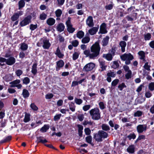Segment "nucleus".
<instances>
[{"label": "nucleus", "instance_id": "11", "mask_svg": "<svg viewBox=\"0 0 154 154\" xmlns=\"http://www.w3.org/2000/svg\"><path fill=\"white\" fill-rule=\"evenodd\" d=\"M139 59L143 63L146 62L147 60L146 59L145 53L143 51H140L138 53Z\"/></svg>", "mask_w": 154, "mask_h": 154}, {"label": "nucleus", "instance_id": "17", "mask_svg": "<svg viewBox=\"0 0 154 154\" xmlns=\"http://www.w3.org/2000/svg\"><path fill=\"white\" fill-rule=\"evenodd\" d=\"M120 46L121 47V51L122 52L125 51V47L126 45V42L124 41H121L119 43Z\"/></svg>", "mask_w": 154, "mask_h": 154}, {"label": "nucleus", "instance_id": "32", "mask_svg": "<svg viewBox=\"0 0 154 154\" xmlns=\"http://www.w3.org/2000/svg\"><path fill=\"white\" fill-rule=\"evenodd\" d=\"M50 126L49 125H45L40 129V131L42 132H45L47 130H48Z\"/></svg>", "mask_w": 154, "mask_h": 154}, {"label": "nucleus", "instance_id": "20", "mask_svg": "<svg viewBox=\"0 0 154 154\" xmlns=\"http://www.w3.org/2000/svg\"><path fill=\"white\" fill-rule=\"evenodd\" d=\"M64 65V62L63 60H61L58 61L57 62V67H56V69L58 70L60 68L62 67Z\"/></svg>", "mask_w": 154, "mask_h": 154}, {"label": "nucleus", "instance_id": "3", "mask_svg": "<svg viewBox=\"0 0 154 154\" xmlns=\"http://www.w3.org/2000/svg\"><path fill=\"white\" fill-rule=\"evenodd\" d=\"M122 60L125 61L126 64L128 65L130 63L131 61L134 58L133 56L130 53L124 54L120 56Z\"/></svg>", "mask_w": 154, "mask_h": 154}, {"label": "nucleus", "instance_id": "49", "mask_svg": "<svg viewBox=\"0 0 154 154\" xmlns=\"http://www.w3.org/2000/svg\"><path fill=\"white\" fill-rule=\"evenodd\" d=\"M79 56V53L77 52H75L73 54V56H72L73 60H76L78 58Z\"/></svg>", "mask_w": 154, "mask_h": 154}, {"label": "nucleus", "instance_id": "13", "mask_svg": "<svg viewBox=\"0 0 154 154\" xmlns=\"http://www.w3.org/2000/svg\"><path fill=\"white\" fill-rule=\"evenodd\" d=\"M87 24L90 27H92L94 26V23L93 17L91 16L88 17L86 20Z\"/></svg>", "mask_w": 154, "mask_h": 154}, {"label": "nucleus", "instance_id": "41", "mask_svg": "<svg viewBox=\"0 0 154 154\" xmlns=\"http://www.w3.org/2000/svg\"><path fill=\"white\" fill-rule=\"evenodd\" d=\"M150 63L146 62L143 66L144 68L148 71L150 70Z\"/></svg>", "mask_w": 154, "mask_h": 154}, {"label": "nucleus", "instance_id": "24", "mask_svg": "<svg viewBox=\"0 0 154 154\" xmlns=\"http://www.w3.org/2000/svg\"><path fill=\"white\" fill-rule=\"evenodd\" d=\"M55 54L60 58H62L64 56L63 54L61 52L58 47L57 48Z\"/></svg>", "mask_w": 154, "mask_h": 154}, {"label": "nucleus", "instance_id": "59", "mask_svg": "<svg viewBox=\"0 0 154 154\" xmlns=\"http://www.w3.org/2000/svg\"><path fill=\"white\" fill-rule=\"evenodd\" d=\"M85 132L87 135H89L91 133V131L88 128H86L85 129Z\"/></svg>", "mask_w": 154, "mask_h": 154}, {"label": "nucleus", "instance_id": "23", "mask_svg": "<svg viewBox=\"0 0 154 154\" xmlns=\"http://www.w3.org/2000/svg\"><path fill=\"white\" fill-rule=\"evenodd\" d=\"M109 38V36H106L103 39L102 41V45L103 46H106L108 44Z\"/></svg>", "mask_w": 154, "mask_h": 154}, {"label": "nucleus", "instance_id": "58", "mask_svg": "<svg viewBox=\"0 0 154 154\" xmlns=\"http://www.w3.org/2000/svg\"><path fill=\"white\" fill-rule=\"evenodd\" d=\"M72 44L73 46L76 47L79 44V42L77 40H74L72 42Z\"/></svg>", "mask_w": 154, "mask_h": 154}, {"label": "nucleus", "instance_id": "29", "mask_svg": "<svg viewBox=\"0 0 154 154\" xmlns=\"http://www.w3.org/2000/svg\"><path fill=\"white\" fill-rule=\"evenodd\" d=\"M84 34V32L83 31L80 30L77 33L76 36L79 38L81 39L83 37Z\"/></svg>", "mask_w": 154, "mask_h": 154}, {"label": "nucleus", "instance_id": "52", "mask_svg": "<svg viewBox=\"0 0 154 154\" xmlns=\"http://www.w3.org/2000/svg\"><path fill=\"white\" fill-rule=\"evenodd\" d=\"M91 107L90 105H86L83 107L82 109L85 111H86L89 110Z\"/></svg>", "mask_w": 154, "mask_h": 154}, {"label": "nucleus", "instance_id": "4", "mask_svg": "<svg viewBox=\"0 0 154 154\" xmlns=\"http://www.w3.org/2000/svg\"><path fill=\"white\" fill-rule=\"evenodd\" d=\"M32 19L31 16L29 15L27 16L20 22V26L23 27L29 24L31 22Z\"/></svg>", "mask_w": 154, "mask_h": 154}, {"label": "nucleus", "instance_id": "31", "mask_svg": "<svg viewBox=\"0 0 154 154\" xmlns=\"http://www.w3.org/2000/svg\"><path fill=\"white\" fill-rule=\"evenodd\" d=\"M112 67L114 69H116L118 68L119 66L118 61H113L111 63Z\"/></svg>", "mask_w": 154, "mask_h": 154}, {"label": "nucleus", "instance_id": "48", "mask_svg": "<svg viewBox=\"0 0 154 154\" xmlns=\"http://www.w3.org/2000/svg\"><path fill=\"white\" fill-rule=\"evenodd\" d=\"M113 5L112 4L106 5L105 6V8L106 10H111L113 7Z\"/></svg>", "mask_w": 154, "mask_h": 154}, {"label": "nucleus", "instance_id": "26", "mask_svg": "<svg viewBox=\"0 0 154 154\" xmlns=\"http://www.w3.org/2000/svg\"><path fill=\"white\" fill-rule=\"evenodd\" d=\"M37 65L36 63L34 64L32 67L31 72L34 75L36 74L37 72Z\"/></svg>", "mask_w": 154, "mask_h": 154}, {"label": "nucleus", "instance_id": "6", "mask_svg": "<svg viewBox=\"0 0 154 154\" xmlns=\"http://www.w3.org/2000/svg\"><path fill=\"white\" fill-rule=\"evenodd\" d=\"M147 129V125L146 124L139 125L137 127V130L138 133L145 132Z\"/></svg>", "mask_w": 154, "mask_h": 154}, {"label": "nucleus", "instance_id": "47", "mask_svg": "<svg viewBox=\"0 0 154 154\" xmlns=\"http://www.w3.org/2000/svg\"><path fill=\"white\" fill-rule=\"evenodd\" d=\"M47 15L44 13H42L40 15V18L42 20H44L47 17Z\"/></svg>", "mask_w": 154, "mask_h": 154}, {"label": "nucleus", "instance_id": "53", "mask_svg": "<svg viewBox=\"0 0 154 154\" xmlns=\"http://www.w3.org/2000/svg\"><path fill=\"white\" fill-rule=\"evenodd\" d=\"M119 82V80L118 79H115L112 81L111 85L112 86H115Z\"/></svg>", "mask_w": 154, "mask_h": 154}, {"label": "nucleus", "instance_id": "14", "mask_svg": "<svg viewBox=\"0 0 154 154\" xmlns=\"http://www.w3.org/2000/svg\"><path fill=\"white\" fill-rule=\"evenodd\" d=\"M98 61L100 64V67L102 69L101 71L105 70L107 67V66L106 65L105 61L100 59L98 60Z\"/></svg>", "mask_w": 154, "mask_h": 154}, {"label": "nucleus", "instance_id": "55", "mask_svg": "<svg viewBox=\"0 0 154 154\" xmlns=\"http://www.w3.org/2000/svg\"><path fill=\"white\" fill-rule=\"evenodd\" d=\"M78 118L80 121H82L84 119V115L83 114H79L78 115Z\"/></svg>", "mask_w": 154, "mask_h": 154}, {"label": "nucleus", "instance_id": "54", "mask_svg": "<svg viewBox=\"0 0 154 154\" xmlns=\"http://www.w3.org/2000/svg\"><path fill=\"white\" fill-rule=\"evenodd\" d=\"M37 27V24H31L30 26V29L32 30L33 31Z\"/></svg>", "mask_w": 154, "mask_h": 154}, {"label": "nucleus", "instance_id": "46", "mask_svg": "<svg viewBox=\"0 0 154 154\" xmlns=\"http://www.w3.org/2000/svg\"><path fill=\"white\" fill-rule=\"evenodd\" d=\"M102 128L103 130L106 131H107L109 130V126L106 124H103L102 125Z\"/></svg>", "mask_w": 154, "mask_h": 154}, {"label": "nucleus", "instance_id": "39", "mask_svg": "<svg viewBox=\"0 0 154 154\" xmlns=\"http://www.w3.org/2000/svg\"><path fill=\"white\" fill-rule=\"evenodd\" d=\"M4 79L7 82H8L11 80L12 79V77L10 74L6 75L4 77Z\"/></svg>", "mask_w": 154, "mask_h": 154}, {"label": "nucleus", "instance_id": "56", "mask_svg": "<svg viewBox=\"0 0 154 154\" xmlns=\"http://www.w3.org/2000/svg\"><path fill=\"white\" fill-rule=\"evenodd\" d=\"M31 108L34 110H37L38 109V108L37 106L33 103H32L30 105Z\"/></svg>", "mask_w": 154, "mask_h": 154}, {"label": "nucleus", "instance_id": "34", "mask_svg": "<svg viewBox=\"0 0 154 154\" xmlns=\"http://www.w3.org/2000/svg\"><path fill=\"white\" fill-rule=\"evenodd\" d=\"M103 57L108 60H111L112 59V55L111 54H103Z\"/></svg>", "mask_w": 154, "mask_h": 154}, {"label": "nucleus", "instance_id": "40", "mask_svg": "<svg viewBox=\"0 0 154 154\" xmlns=\"http://www.w3.org/2000/svg\"><path fill=\"white\" fill-rule=\"evenodd\" d=\"M75 103L77 105H80L83 102V100L81 99H79L75 97L74 99Z\"/></svg>", "mask_w": 154, "mask_h": 154}, {"label": "nucleus", "instance_id": "63", "mask_svg": "<svg viewBox=\"0 0 154 154\" xmlns=\"http://www.w3.org/2000/svg\"><path fill=\"white\" fill-rule=\"evenodd\" d=\"M65 0H57V4L59 6L62 5L65 2Z\"/></svg>", "mask_w": 154, "mask_h": 154}, {"label": "nucleus", "instance_id": "18", "mask_svg": "<svg viewBox=\"0 0 154 154\" xmlns=\"http://www.w3.org/2000/svg\"><path fill=\"white\" fill-rule=\"evenodd\" d=\"M64 28L65 26L62 23H59L57 26V30L58 31L60 32L63 31Z\"/></svg>", "mask_w": 154, "mask_h": 154}, {"label": "nucleus", "instance_id": "36", "mask_svg": "<svg viewBox=\"0 0 154 154\" xmlns=\"http://www.w3.org/2000/svg\"><path fill=\"white\" fill-rule=\"evenodd\" d=\"M25 5V3L23 0H21L18 2L19 9L20 10Z\"/></svg>", "mask_w": 154, "mask_h": 154}, {"label": "nucleus", "instance_id": "44", "mask_svg": "<svg viewBox=\"0 0 154 154\" xmlns=\"http://www.w3.org/2000/svg\"><path fill=\"white\" fill-rule=\"evenodd\" d=\"M136 137V135L134 133H131L127 137L129 140H131V139H134Z\"/></svg>", "mask_w": 154, "mask_h": 154}, {"label": "nucleus", "instance_id": "1", "mask_svg": "<svg viewBox=\"0 0 154 154\" xmlns=\"http://www.w3.org/2000/svg\"><path fill=\"white\" fill-rule=\"evenodd\" d=\"M100 48L99 43L97 42L93 44L91 47V52L89 50H85L84 51V54L90 58L94 59L99 54Z\"/></svg>", "mask_w": 154, "mask_h": 154}, {"label": "nucleus", "instance_id": "15", "mask_svg": "<svg viewBox=\"0 0 154 154\" xmlns=\"http://www.w3.org/2000/svg\"><path fill=\"white\" fill-rule=\"evenodd\" d=\"M15 61V59L13 57H11L7 60L6 59V63L8 65H11L13 64Z\"/></svg>", "mask_w": 154, "mask_h": 154}, {"label": "nucleus", "instance_id": "16", "mask_svg": "<svg viewBox=\"0 0 154 154\" xmlns=\"http://www.w3.org/2000/svg\"><path fill=\"white\" fill-rule=\"evenodd\" d=\"M99 27H93L89 30L88 32L91 35L95 34L98 30Z\"/></svg>", "mask_w": 154, "mask_h": 154}, {"label": "nucleus", "instance_id": "35", "mask_svg": "<svg viewBox=\"0 0 154 154\" xmlns=\"http://www.w3.org/2000/svg\"><path fill=\"white\" fill-rule=\"evenodd\" d=\"M69 109L72 112H74L75 110V106L73 102H71L69 104Z\"/></svg>", "mask_w": 154, "mask_h": 154}, {"label": "nucleus", "instance_id": "19", "mask_svg": "<svg viewBox=\"0 0 154 154\" xmlns=\"http://www.w3.org/2000/svg\"><path fill=\"white\" fill-rule=\"evenodd\" d=\"M46 22L48 25L51 26L54 24L55 22V20L53 18L50 17L47 20Z\"/></svg>", "mask_w": 154, "mask_h": 154}, {"label": "nucleus", "instance_id": "60", "mask_svg": "<svg viewBox=\"0 0 154 154\" xmlns=\"http://www.w3.org/2000/svg\"><path fill=\"white\" fill-rule=\"evenodd\" d=\"M86 140L87 142L91 143L92 141V137L91 136H89L86 137Z\"/></svg>", "mask_w": 154, "mask_h": 154}, {"label": "nucleus", "instance_id": "27", "mask_svg": "<svg viewBox=\"0 0 154 154\" xmlns=\"http://www.w3.org/2000/svg\"><path fill=\"white\" fill-rule=\"evenodd\" d=\"M94 138L97 141L101 142L102 141V138L99 132H98L97 134H95L94 135Z\"/></svg>", "mask_w": 154, "mask_h": 154}, {"label": "nucleus", "instance_id": "50", "mask_svg": "<svg viewBox=\"0 0 154 154\" xmlns=\"http://www.w3.org/2000/svg\"><path fill=\"white\" fill-rule=\"evenodd\" d=\"M149 88L151 91H152L154 90V83L151 82L149 84Z\"/></svg>", "mask_w": 154, "mask_h": 154}, {"label": "nucleus", "instance_id": "30", "mask_svg": "<svg viewBox=\"0 0 154 154\" xmlns=\"http://www.w3.org/2000/svg\"><path fill=\"white\" fill-rule=\"evenodd\" d=\"M98 132L102 138H105L107 137L108 136V134L106 132L103 131H100Z\"/></svg>", "mask_w": 154, "mask_h": 154}, {"label": "nucleus", "instance_id": "61", "mask_svg": "<svg viewBox=\"0 0 154 154\" xmlns=\"http://www.w3.org/2000/svg\"><path fill=\"white\" fill-rule=\"evenodd\" d=\"M130 118L127 117H124L122 119V122L123 123H125L126 122H128L130 121Z\"/></svg>", "mask_w": 154, "mask_h": 154}, {"label": "nucleus", "instance_id": "28", "mask_svg": "<svg viewBox=\"0 0 154 154\" xmlns=\"http://www.w3.org/2000/svg\"><path fill=\"white\" fill-rule=\"evenodd\" d=\"M55 13L56 16L57 17L56 19L58 20L59 19L58 17H59L61 16L62 13V12L61 9H58L55 11Z\"/></svg>", "mask_w": 154, "mask_h": 154}, {"label": "nucleus", "instance_id": "12", "mask_svg": "<svg viewBox=\"0 0 154 154\" xmlns=\"http://www.w3.org/2000/svg\"><path fill=\"white\" fill-rule=\"evenodd\" d=\"M107 32L106 29V25L105 23H102L100 26V29L99 33L105 34Z\"/></svg>", "mask_w": 154, "mask_h": 154}, {"label": "nucleus", "instance_id": "38", "mask_svg": "<svg viewBox=\"0 0 154 154\" xmlns=\"http://www.w3.org/2000/svg\"><path fill=\"white\" fill-rule=\"evenodd\" d=\"M22 94L24 98H26L29 96V94L28 91L26 89L23 90Z\"/></svg>", "mask_w": 154, "mask_h": 154}, {"label": "nucleus", "instance_id": "7", "mask_svg": "<svg viewBox=\"0 0 154 154\" xmlns=\"http://www.w3.org/2000/svg\"><path fill=\"white\" fill-rule=\"evenodd\" d=\"M41 41L43 43V47L44 49H48L50 46L49 40L47 38L44 37L41 39Z\"/></svg>", "mask_w": 154, "mask_h": 154}, {"label": "nucleus", "instance_id": "8", "mask_svg": "<svg viewBox=\"0 0 154 154\" xmlns=\"http://www.w3.org/2000/svg\"><path fill=\"white\" fill-rule=\"evenodd\" d=\"M95 66V65L94 63H89L85 66L83 68V70L86 72L90 71L92 70Z\"/></svg>", "mask_w": 154, "mask_h": 154}, {"label": "nucleus", "instance_id": "22", "mask_svg": "<svg viewBox=\"0 0 154 154\" xmlns=\"http://www.w3.org/2000/svg\"><path fill=\"white\" fill-rule=\"evenodd\" d=\"M20 80L17 79L10 82V84L11 85V87H16V86L18 84H19L20 83Z\"/></svg>", "mask_w": 154, "mask_h": 154}, {"label": "nucleus", "instance_id": "10", "mask_svg": "<svg viewBox=\"0 0 154 154\" xmlns=\"http://www.w3.org/2000/svg\"><path fill=\"white\" fill-rule=\"evenodd\" d=\"M116 75V73L115 72H112L111 71H109L107 74V77L106 78V80L109 82H110L112 80L111 77L114 78Z\"/></svg>", "mask_w": 154, "mask_h": 154}, {"label": "nucleus", "instance_id": "25", "mask_svg": "<svg viewBox=\"0 0 154 154\" xmlns=\"http://www.w3.org/2000/svg\"><path fill=\"white\" fill-rule=\"evenodd\" d=\"M20 49L23 51H25L28 49V45L25 43H22L20 44Z\"/></svg>", "mask_w": 154, "mask_h": 154}, {"label": "nucleus", "instance_id": "57", "mask_svg": "<svg viewBox=\"0 0 154 154\" xmlns=\"http://www.w3.org/2000/svg\"><path fill=\"white\" fill-rule=\"evenodd\" d=\"M61 114H59L56 115L54 117V120L55 121H56L59 120L61 116Z\"/></svg>", "mask_w": 154, "mask_h": 154}, {"label": "nucleus", "instance_id": "51", "mask_svg": "<svg viewBox=\"0 0 154 154\" xmlns=\"http://www.w3.org/2000/svg\"><path fill=\"white\" fill-rule=\"evenodd\" d=\"M30 80L28 77H25L23 80V82L24 84L26 85L28 84L29 83Z\"/></svg>", "mask_w": 154, "mask_h": 154}, {"label": "nucleus", "instance_id": "45", "mask_svg": "<svg viewBox=\"0 0 154 154\" xmlns=\"http://www.w3.org/2000/svg\"><path fill=\"white\" fill-rule=\"evenodd\" d=\"M126 87V86L124 83H122L121 84H119L118 86V88L120 91H122L124 88Z\"/></svg>", "mask_w": 154, "mask_h": 154}, {"label": "nucleus", "instance_id": "37", "mask_svg": "<svg viewBox=\"0 0 154 154\" xmlns=\"http://www.w3.org/2000/svg\"><path fill=\"white\" fill-rule=\"evenodd\" d=\"M90 38L88 36H86L83 38L82 40V42L84 44L87 43L89 42Z\"/></svg>", "mask_w": 154, "mask_h": 154}, {"label": "nucleus", "instance_id": "21", "mask_svg": "<svg viewBox=\"0 0 154 154\" xmlns=\"http://www.w3.org/2000/svg\"><path fill=\"white\" fill-rule=\"evenodd\" d=\"M135 147L134 145H131L129 146L127 148V151L131 153H133L134 152Z\"/></svg>", "mask_w": 154, "mask_h": 154}, {"label": "nucleus", "instance_id": "2", "mask_svg": "<svg viewBox=\"0 0 154 154\" xmlns=\"http://www.w3.org/2000/svg\"><path fill=\"white\" fill-rule=\"evenodd\" d=\"M90 114L93 119L98 120L100 118V113L99 109L97 108L91 109L89 111Z\"/></svg>", "mask_w": 154, "mask_h": 154}, {"label": "nucleus", "instance_id": "64", "mask_svg": "<svg viewBox=\"0 0 154 154\" xmlns=\"http://www.w3.org/2000/svg\"><path fill=\"white\" fill-rule=\"evenodd\" d=\"M99 105L101 109H104V108H105L104 104L103 102H100L99 103Z\"/></svg>", "mask_w": 154, "mask_h": 154}, {"label": "nucleus", "instance_id": "43", "mask_svg": "<svg viewBox=\"0 0 154 154\" xmlns=\"http://www.w3.org/2000/svg\"><path fill=\"white\" fill-rule=\"evenodd\" d=\"M151 35L149 33H147L144 35V38L145 40H149L151 38Z\"/></svg>", "mask_w": 154, "mask_h": 154}, {"label": "nucleus", "instance_id": "33", "mask_svg": "<svg viewBox=\"0 0 154 154\" xmlns=\"http://www.w3.org/2000/svg\"><path fill=\"white\" fill-rule=\"evenodd\" d=\"M30 114L26 113L25 115L23 121L25 122H27L30 120Z\"/></svg>", "mask_w": 154, "mask_h": 154}, {"label": "nucleus", "instance_id": "42", "mask_svg": "<svg viewBox=\"0 0 154 154\" xmlns=\"http://www.w3.org/2000/svg\"><path fill=\"white\" fill-rule=\"evenodd\" d=\"M127 73L125 75L126 78L128 79L131 77L132 72L131 70H129V71L126 72Z\"/></svg>", "mask_w": 154, "mask_h": 154}, {"label": "nucleus", "instance_id": "62", "mask_svg": "<svg viewBox=\"0 0 154 154\" xmlns=\"http://www.w3.org/2000/svg\"><path fill=\"white\" fill-rule=\"evenodd\" d=\"M142 115V112L141 111H138L135 112L134 114L135 116L139 117L141 116Z\"/></svg>", "mask_w": 154, "mask_h": 154}, {"label": "nucleus", "instance_id": "9", "mask_svg": "<svg viewBox=\"0 0 154 154\" xmlns=\"http://www.w3.org/2000/svg\"><path fill=\"white\" fill-rule=\"evenodd\" d=\"M23 11H20L14 14L11 17V20L13 21H16L19 18V16L23 15Z\"/></svg>", "mask_w": 154, "mask_h": 154}, {"label": "nucleus", "instance_id": "5", "mask_svg": "<svg viewBox=\"0 0 154 154\" xmlns=\"http://www.w3.org/2000/svg\"><path fill=\"white\" fill-rule=\"evenodd\" d=\"M71 18H68L66 22V24L68 31L70 33H72L75 31V29L72 27V25L71 22Z\"/></svg>", "mask_w": 154, "mask_h": 154}]
</instances>
